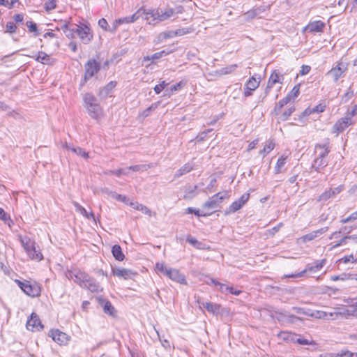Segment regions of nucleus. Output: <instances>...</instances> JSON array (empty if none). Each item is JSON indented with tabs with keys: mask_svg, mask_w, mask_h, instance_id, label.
<instances>
[{
	"mask_svg": "<svg viewBox=\"0 0 357 357\" xmlns=\"http://www.w3.org/2000/svg\"><path fill=\"white\" fill-rule=\"evenodd\" d=\"M287 157L282 155L277 161L276 165L275 167V174H279L281 172V169L286 164Z\"/></svg>",
	"mask_w": 357,
	"mask_h": 357,
	"instance_id": "obj_38",
	"label": "nucleus"
},
{
	"mask_svg": "<svg viewBox=\"0 0 357 357\" xmlns=\"http://www.w3.org/2000/svg\"><path fill=\"white\" fill-rule=\"evenodd\" d=\"M156 267L172 280L182 284H187L185 275L181 274L177 269L166 267L163 264L158 263L156 264Z\"/></svg>",
	"mask_w": 357,
	"mask_h": 357,
	"instance_id": "obj_3",
	"label": "nucleus"
},
{
	"mask_svg": "<svg viewBox=\"0 0 357 357\" xmlns=\"http://www.w3.org/2000/svg\"><path fill=\"white\" fill-rule=\"evenodd\" d=\"M316 237H317V234L313 231L310 234L303 236L301 238L303 242H307L314 240Z\"/></svg>",
	"mask_w": 357,
	"mask_h": 357,
	"instance_id": "obj_56",
	"label": "nucleus"
},
{
	"mask_svg": "<svg viewBox=\"0 0 357 357\" xmlns=\"http://www.w3.org/2000/svg\"><path fill=\"white\" fill-rule=\"evenodd\" d=\"M22 244L26 252L31 259L40 261L43 256L39 250L37 249L36 243L29 238L22 239Z\"/></svg>",
	"mask_w": 357,
	"mask_h": 357,
	"instance_id": "obj_4",
	"label": "nucleus"
},
{
	"mask_svg": "<svg viewBox=\"0 0 357 357\" xmlns=\"http://www.w3.org/2000/svg\"><path fill=\"white\" fill-rule=\"evenodd\" d=\"M193 169V166L190 163H186L183 167H181L179 169L176 171L174 174V178H179L181 176L190 172Z\"/></svg>",
	"mask_w": 357,
	"mask_h": 357,
	"instance_id": "obj_30",
	"label": "nucleus"
},
{
	"mask_svg": "<svg viewBox=\"0 0 357 357\" xmlns=\"http://www.w3.org/2000/svg\"><path fill=\"white\" fill-rule=\"evenodd\" d=\"M201 305L205 307L206 310L210 313L218 314L220 312V305L219 304L213 303L211 302H206L202 303Z\"/></svg>",
	"mask_w": 357,
	"mask_h": 357,
	"instance_id": "obj_25",
	"label": "nucleus"
},
{
	"mask_svg": "<svg viewBox=\"0 0 357 357\" xmlns=\"http://www.w3.org/2000/svg\"><path fill=\"white\" fill-rule=\"evenodd\" d=\"M124 23H126V24L130 23V22L129 16L125 17H123V18H120V19L116 20L114 24V29L112 30H111V31H114L116 29V27H117L118 25L121 24H124Z\"/></svg>",
	"mask_w": 357,
	"mask_h": 357,
	"instance_id": "obj_48",
	"label": "nucleus"
},
{
	"mask_svg": "<svg viewBox=\"0 0 357 357\" xmlns=\"http://www.w3.org/2000/svg\"><path fill=\"white\" fill-rule=\"evenodd\" d=\"M76 28H77V25L69 27L67 24H63L61 27L66 36L69 38H74L77 36Z\"/></svg>",
	"mask_w": 357,
	"mask_h": 357,
	"instance_id": "obj_24",
	"label": "nucleus"
},
{
	"mask_svg": "<svg viewBox=\"0 0 357 357\" xmlns=\"http://www.w3.org/2000/svg\"><path fill=\"white\" fill-rule=\"evenodd\" d=\"M259 85V82L257 81L253 76L250 77L248 81L245 84V86L250 89L255 91L256 89L258 88Z\"/></svg>",
	"mask_w": 357,
	"mask_h": 357,
	"instance_id": "obj_37",
	"label": "nucleus"
},
{
	"mask_svg": "<svg viewBox=\"0 0 357 357\" xmlns=\"http://www.w3.org/2000/svg\"><path fill=\"white\" fill-rule=\"evenodd\" d=\"M354 96V91L351 89V86H349L347 91L342 96V102H347L351 98H352Z\"/></svg>",
	"mask_w": 357,
	"mask_h": 357,
	"instance_id": "obj_42",
	"label": "nucleus"
},
{
	"mask_svg": "<svg viewBox=\"0 0 357 357\" xmlns=\"http://www.w3.org/2000/svg\"><path fill=\"white\" fill-rule=\"evenodd\" d=\"M275 147V142L270 139L268 140L266 145L264 146V149L260 151V154H264V157L269 153Z\"/></svg>",
	"mask_w": 357,
	"mask_h": 357,
	"instance_id": "obj_36",
	"label": "nucleus"
},
{
	"mask_svg": "<svg viewBox=\"0 0 357 357\" xmlns=\"http://www.w3.org/2000/svg\"><path fill=\"white\" fill-rule=\"evenodd\" d=\"M83 288H86L91 292H99L102 291V289L100 288L98 282H97L94 278H91L90 276L89 277Z\"/></svg>",
	"mask_w": 357,
	"mask_h": 357,
	"instance_id": "obj_19",
	"label": "nucleus"
},
{
	"mask_svg": "<svg viewBox=\"0 0 357 357\" xmlns=\"http://www.w3.org/2000/svg\"><path fill=\"white\" fill-rule=\"evenodd\" d=\"M327 165L328 161L326 159L317 157L314 160L312 168H314L315 171L320 172Z\"/></svg>",
	"mask_w": 357,
	"mask_h": 357,
	"instance_id": "obj_27",
	"label": "nucleus"
},
{
	"mask_svg": "<svg viewBox=\"0 0 357 357\" xmlns=\"http://www.w3.org/2000/svg\"><path fill=\"white\" fill-rule=\"evenodd\" d=\"M112 252L114 257L118 261H123L125 258V255L122 252V249L119 245H114L112 247Z\"/></svg>",
	"mask_w": 357,
	"mask_h": 357,
	"instance_id": "obj_31",
	"label": "nucleus"
},
{
	"mask_svg": "<svg viewBox=\"0 0 357 357\" xmlns=\"http://www.w3.org/2000/svg\"><path fill=\"white\" fill-rule=\"evenodd\" d=\"M357 219V211L353 213L352 214H351L349 217H347V218H344V219H342L340 220V222L342 223V224H345V223H347L349 222H351V221H354L355 220Z\"/></svg>",
	"mask_w": 357,
	"mask_h": 357,
	"instance_id": "obj_54",
	"label": "nucleus"
},
{
	"mask_svg": "<svg viewBox=\"0 0 357 357\" xmlns=\"http://www.w3.org/2000/svg\"><path fill=\"white\" fill-rule=\"evenodd\" d=\"M84 106L89 116L95 119H98L102 115V108L98 103L96 98L90 93L84 96Z\"/></svg>",
	"mask_w": 357,
	"mask_h": 357,
	"instance_id": "obj_1",
	"label": "nucleus"
},
{
	"mask_svg": "<svg viewBox=\"0 0 357 357\" xmlns=\"http://www.w3.org/2000/svg\"><path fill=\"white\" fill-rule=\"evenodd\" d=\"M20 289L28 296L31 297H36L40 295V287L34 283L31 284L29 281L22 282L20 280H15Z\"/></svg>",
	"mask_w": 357,
	"mask_h": 357,
	"instance_id": "obj_7",
	"label": "nucleus"
},
{
	"mask_svg": "<svg viewBox=\"0 0 357 357\" xmlns=\"http://www.w3.org/2000/svg\"><path fill=\"white\" fill-rule=\"evenodd\" d=\"M100 68V63L97 62L94 59H90L85 64V79L91 78L95 74H96Z\"/></svg>",
	"mask_w": 357,
	"mask_h": 357,
	"instance_id": "obj_12",
	"label": "nucleus"
},
{
	"mask_svg": "<svg viewBox=\"0 0 357 357\" xmlns=\"http://www.w3.org/2000/svg\"><path fill=\"white\" fill-rule=\"evenodd\" d=\"M284 74L282 73L280 70H273L268 80L267 86L265 90V95L264 98L267 96L270 89L272 88L274 84L277 83L282 84L284 81Z\"/></svg>",
	"mask_w": 357,
	"mask_h": 357,
	"instance_id": "obj_10",
	"label": "nucleus"
},
{
	"mask_svg": "<svg viewBox=\"0 0 357 357\" xmlns=\"http://www.w3.org/2000/svg\"><path fill=\"white\" fill-rule=\"evenodd\" d=\"M66 276L77 283L81 287H84L89 275L79 270L68 271Z\"/></svg>",
	"mask_w": 357,
	"mask_h": 357,
	"instance_id": "obj_9",
	"label": "nucleus"
},
{
	"mask_svg": "<svg viewBox=\"0 0 357 357\" xmlns=\"http://www.w3.org/2000/svg\"><path fill=\"white\" fill-rule=\"evenodd\" d=\"M299 93H300V86L298 84V85H296L294 86V88L292 89L291 92L287 96H291V99L294 100L299 95Z\"/></svg>",
	"mask_w": 357,
	"mask_h": 357,
	"instance_id": "obj_50",
	"label": "nucleus"
},
{
	"mask_svg": "<svg viewBox=\"0 0 357 357\" xmlns=\"http://www.w3.org/2000/svg\"><path fill=\"white\" fill-rule=\"evenodd\" d=\"M325 24L321 21H314L307 24L305 29L309 32H322Z\"/></svg>",
	"mask_w": 357,
	"mask_h": 357,
	"instance_id": "obj_18",
	"label": "nucleus"
},
{
	"mask_svg": "<svg viewBox=\"0 0 357 357\" xmlns=\"http://www.w3.org/2000/svg\"><path fill=\"white\" fill-rule=\"evenodd\" d=\"M138 211H142L143 213L148 215L149 216L151 215V210L146 207V206H144L143 204H141V206H138Z\"/></svg>",
	"mask_w": 357,
	"mask_h": 357,
	"instance_id": "obj_62",
	"label": "nucleus"
},
{
	"mask_svg": "<svg viewBox=\"0 0 357 357\" xmlns=\"http://www.w3.org/2000/svg\"><path fill=\"white\" fill-rule=\"evenodd\" d=\"M174 14V10L172 8H168L165 11L159 10L158 14L156 15L158 21L162 22L167 20Z\"/></svg>",
	"mask_w": 357,
	"mask_h": 357,
	"instance_id": "obj_28",
	"label": "nucleus"
},
{
	"mask_svg": "<svg viewBox=\"0 0 357 357\" xmlns=\"http://www.w3.org/2000/svg\"><path fill=\"white\" fill-rule=\"evenodd\" d=\"M229 197L228 192L217 193L209 198L202 206L204 209H215L219 206L222 201Z\"/></svg>",
	"mask_w": 357,
	"mask_h": 357,
	"instance_id": "obj_8",
	"label": "nucleus"
},
{
	"mask_svg": "<svg viewBox=\"0 0 357 357\" xmlns=\"http://www.w3.org/2000/svg\"><path fill=\"white\" fill-rule=\"evenodd\" d=\"M289 313L286 312H275V316L277 320L282 324H287Z\"/></svg>",
	"mask_w": 357,
	"mask_h": 357,
	"instance_id": "obj_39",
	"label": "nucleus"
},
{
	"mask_svg": "<svg viewBox=\"0 0 357 357\" xmlns=\"http://www.w3.org/2000/svg\"><path fill=\"white\" fill-rule=\"evenodd\" d=\"M26 26L31 32H36L37 31V25L31 21H29L26 22Z\"/></svg>",
	"mask_w": 357,
	"mask_h": 357,
	"instance_id": "obj_64",
	"label": "nucleus"
},
{
	"mask_svg": "<svg viewBox=\"0 0 357 357\" xmlns=\"http://www.w3.org/2000/svg\"><path fill=\"white\" fill-rule=\"evenodd\" d=\"M354 124V121L349 116H345L340 119L333 126V130L334 132H343L347 127Z\"/></svg>",
	"mask_w": 357,
	"mask_h": 357,
	"instance_id": "obj_15",
	"label": "nucleus"
},
{
	"mask_svg": "<svg viewBox=\"0 0 357 357\" xmlns=\"http://www.w3.org/2000/svg\"><path fill=\"white\" fill-rule=\"evenodd\" d=\"M326 262V260L325 259L321 260H318L314 261L313 264H308L305 268L296 274H291V275H284V278H301L304 275V274L307 272H317L319 270H321L323 266L325 265Z\"/></svg>",
	"mask_w": 357,
	"mask_h": 357,
	"instance_id": "obj_6",
	"label": "nucleus"
},
{
	"mask_svg": "<svg viewBox=\"0 0 357 357\" xmlns=\"http://www.w3.org/2000/svg\"><path fill=\"white\" fill-rule=\"evenodd\" d=\"M295 111L294 107H290L287 109L280 116V120L284 121L288 119V118L292 114V113Z\"/></svg>",
	"mask_w": 357,
	"mask_h": 357,
	"instance_id": "obj_43",
	"label": "nucleus"
},
{
	"mask_svg": "<svg viewBox=\"0 0 357 357\" xmlns=\"http://www.w3.org/2000/svg\"><path fill=\"white\" fill-rule=\"evenodd\" d=\"M357 115V105H355L351 110H348L346 116H349L352 119V117Z\"/></svg>",
	"mask_w": 357,
	"mask_h": 357,
	"instance_id": "obj_61",
	"label": "nucleus"
},
{
	"mask_svg": "<svg viewBox=\"0 0 357 357\" xmlns=\"http://www.w3.org/2000/svg\"><path fill=\"white\" fill-rule=\"evenodd\" d=\"M185 84H186V82L182 80V81H180L176 84L172 86L170 89L172 91H176L181 89Z\"/></svg>",
	"mask_w": 357,
	"mask_h": 357,
	"instance_id": "obj_55",
	"label": "nucleus"
},
{
	"mask_svg": "<svg viewBox=\"0 0 357 357\" xmlns=\"http://www.w3.org/2000/svg\"><path fill=\"white\" fill-rule=\"evenodd\" d=\"M26 328L28 330L32 331H40L43 328V325L41 324L40 320L36 314H31V318L27 321Z\"/></svg>",
	"mask_w": 357,
	"mask_h": 357,
	"instance_id": "obj_16",
	"label": "nucleus"
},
{
	"mask_svg": "<svg viewBox=\"0 0 357 357\" xmlns=\"http://www.w3.org/2000/svg\"><path fill=\"white\" fill-rule=\"evenodd\" d=\"M149 168H150L149 165H133L129 167V169L133 171V172H144L146 171Z\"/></svg>",
	"mask_w": 357,
	"mask_h": 357,
	"instance_id": "obj_45",
	"label": "nucleus"
},
{
	"mask_svg": "<svg viewBox=\"0 0 357 357\" xmlns=\"http://www.w3.org/2000/svg\"><path fill=\"white\" fill-rule=\"evenodd\" d=\"M116 83L115 82H109L105 87L99 91V96L101 98H105L107 96H110L112 90L115 88Z\"/></svg>",
	"mask_w": 357,
	"mask_h": 357,
	"instance_id": "obj_21",
	"label": "nucleus"
},
{
	"mask_svg": "<svg viewBox=\"0 0 357 357\" xmlns=\"http://www.w3.org/2000/svg\"><path fill=\"white\" fill-rule=\"evenodd\" d=\"M344 264L349 262L356 263L357 262V253L355 255H350L349 256H345L340 259Z\"/></svg>",
	"mask_w": 357,
	"mask_h": 357,
	"instance_id": "obj_46",
	"label": "nucleus"
},
{
	"mask_svg": "<svg viewBox=\"0 0 357 357\" xmlns=\"http://www.w3.org/2000/svg\"><path fill=\"white\" fill-rule=\"evenodd\" d=\"M16 25L14 24V22H7L6 25V32H8V33H14L16 30Z\"/></svg>",
	"mask_w": 357,
	"mask_h": 357,
	"instance_id": "obj_52",
	"label": "nucleus"
},
{
	"mask_svg": "<svg viewBox=\"0 0 357 357\" xmlns=\"http://www.w3.org/2000/svg\"><path fill=\"white\" fill-rule=\"evenodd\" d=\"M56 6V0H48L45 4V9L50 12L54 10Z\"/></svg>",
	"mask_w": 357,
	"mask_h": 357,
	"instance_id": "obj_47",
	"label": "nucleus"
},
{
	"mask_svg": "<svg viewBox=\"0 0 357 357\" xmlns=\"http://www.w3.org/2000/svg\"><path fill=\"white\" fill-rule=\"evenodd\" d=\"M73 205L75 206L76 210L79 211L82 215L86 217V218L89 219L90 218H92L94 219V215L93 213H90L89 214L87 213L86 210L82 206L79 204H78L76 202H73Z\"/></svg>",
	"mask_w": 357,
	"mask_h": 357,
	"instance_id": "obj_35",
	"label": "nucleus"
},
{
	"mask_svg": "<svg viewBox=\"0 0 357 357\" xmlns=\"http://www.w3.org/2000/svg\"><path fill=\"white\" fill-rule=\"evenodd\" d=\"M348 63L344 62L342 59L336 63L335 66L333 67L326 75L331 76L334 82H337L340 78L344 76L345 73L348 70Z\"/></svg>",
	"mask_w": 357,
	"mask_h": 357,
	"instance_id": "obj_5",
	"label": "nucleus"
},
{
	"mask_svg": "<svg viewBox=\"0 0 357 357\" xmlns=\"http://www.w3.org/2000/svg\"><path fill=\"white\" fill-rule=\"evenodd\" d=\"M325 108H326V105L320 103L312 109H305L304 112V114H310L313 112H317V113L323 112L325 110Z\"/></svg>",
	"mask_w": 357,
	"mask_h": 357,
	"instance_id": "obj_40",
	"label": "nucleus"
},
{
	"mask_svg": "<svg viewBox=\"0 0 357 357\" xmlns=\"http://www.w3.org/2000/svg\"><path fill=\"white\" fill-rule=\"evenodd\" d=\"M161 36L163 37V38H171L175 37L174 31H167L165 32H163L160 34Z\"/></svg>",
	"mask_w": 357,
	"mask_h": 357,
	"instance_id": "obj_63",
	"label": "nucleus"
},
{
	"mask_svg": "<svg viewBox=\"0 0 357 357\" xmlns=\"http://www.w3.org/2000/svg\"><path fill=\"white\" fill-rule=\"evenodd\" d=\"M142 8L139 9L136 13H135L133 15L129 16L130 22H134L136 20L139 19V17L142 15Z\"/></svg>",
	"mask_w": 357,
	"mask_h": 357,
	"instance_id": "obj_53",
	"label": "nucleus"
},
{
	"mask_svg": "<svg viewBox=\"0 0 357 357\" xmlns=\"http://www.w3.org/2000/svg\"><path fill=\"white\" fill-rule=\"evenodd\" d=\"M142 14L145 15V18L146 20H149L150 17L152 18L153 21L158 20V18H156V14H158V10H151L147 12H146L145 10L142 9Z\"/></svg>",
	"mask_w": 357,
	"mask_h": 357,
	"instance_id": "obj_41",
	"label": "nucleus"
},
{
	"mask_svg": "<svg viewBox=\"0 0 357 357\" xmlns=\"http://www.w3.org/2000/svg\"><path fill=\"white\" fill-rule=\"evenodd\" d=\"M187 241L196 248H199L201 243H199L196 238L189 236L187 238Z\"/></svg>",
	"mask_w": 357,
	"mask_h": 357,
	"instance_id": "obj_59",
	"label": "nucleus"
},
{
	"mask_svg": "<svg viewBox=\"0 0 357 357\" xmlns=\"http://www.w3.org/2000/svg\"><path fill=\"white\" fill-rule=\"evenodd\" d=\"M197 185L186 186L184 189L183 199L190 200L193 199L197 195Z\"/></svg>",
	"mask_w": 357,
	"mask_h": 357,
	"instance_id": "obj_23",
	"label": "nucleus"
},
{
	"mask_svg": "<svg viewBox=\"0 0 357 357\" xmlns=\"http://www.w3.org/2000/svg\"><path fill=\"white\" fill-rule=\"evenodd\" d=\"M216 182H217V180L215 178H213L209 184L207 185L206 190H208V192H214L215 190H214V188L216 185Z\"/></svg>",
	"mask_w": 357,
	"mask_h": 357,
	"instance_id": "obj_58",
	"label": "nucleus"
},
{
	"mask_svg": "<svg viewBox=\"0 0 357 357\" xmlns=\"http://www.w3.org/2000/svg\"><path fill=\"white\" fill-rule=\"evenodd\" d=\"M238 68L237 64H232L227 66L226 67L222 68L221 69L216 71V74L219 75H225L230 74L236 70V69Z\"/></svg>",
	"mask_w": 357,
	"mask_h": 357,
	"instance_id": "obj_33",
	"label": "nucleus"
},
{
	"mask_svg": "<svg viewBox=\"0 0 357 357\" xmlns=\"http://www.w3.org/2000/svg\"><path fill=\"white\" fill-rule=\"evenodd\" d=\"M103 192L117 201L122 202L125 204H128V199L124 195L117 194L115 192L109 191L108 189L103 190Z\"/></svg>",
	"mask_w": 357,
	"mask_h": 357,
	"instance_id": "obj_29",
	"label": "nucleus"
},
{
	"mask_svg": "<svg viewBox=\"0 0 357 357\" xmlns=\"http://www.w3.org/2000/svg\"><path fill=\"white\" fill-rule=\"evenodd\" d=\"M51 336L53 340L59 344H66L68 341L67 335L59 330L52 331Z\"/></svg>",
	"mask_w": 357,
	"mask_h": 357,
	"instance_id": "obj_17",
	"label": "nucleus"
},
{
	"mask_svg": "<svg viewBox=\"0 0 357 357\" xmlns=\"http://www.w3.org/2000/svg\"><path fill=\"white\" fill-rule=\"evenodd\" d=\"M298 320H301V319L298 317H296L294 314L289 313L287 324H294Z\"/></svg>",
	"mask_w": 357,
	"mask_h": 357,
	"instance_id": "obj_60",
	"label": "nucleus"
},
{
	"mask_svg": "<svg viewBox=\"0 0 357 357\" xmlns=\"http://www.w3.org/2000/svg\"><path fill=\"white\" fill-rule=\"evenodd\" d=\"M250 198L249 193H244L236 201L234 202L225 211V215H229L238 211L248 201Z\"/></svg>",
	"mask_w": 357,
	"mask_h": 357,
	"instance_id": "obj_11",
	"label": "nucleus"
},
{
	"mask_svg": "<svg viewBox=\"0 0 357 357\" xmlns=\"http://www.w3.org/2000/svg\"><path fill=\"white\" fill-rule=\"evenodd\" d=\"M344 187L343 185H340L339 186L335 188H330L329 190H326L319 196L317 202H325L330 198H332L337 195V194L340 193L342 191L344 190Z\"/></svg>",
	"mask_w": 357,
	"mask_h": 357,
	"instance_id": "obj_13",
	"label": "nucleus"
},
{
	"mask_svg": "<svg viewBox=\"0 0 357 357\" xmlns=\"http://www.w3.org/2000/svg\"><path fill=\"white\" fill-rule=\"evenodd\" d=\"M76 31L77 36H79L83 43L87 44L91 40L93 35L87 26H77Z\"/></svg>",
	"mask_w": 357,
	"mask_h": 357,
	"instance_id": "obj_14",
	"label": "nucleus"
},
{
	"mask_svg": "<svg viewBox=\"0 0 357 357\" xmlns=\"http://www.w3.org/2000/svg\"><path fill=\"white\" fill-rule=\"evenodd\" d=\"M63 148H64L68 151H71L72 152L75 153V154H77L78 155H81L82 157H83L84 158H87L89 157L88 153L85 152L80 147L75 148V147L72 146L70 144L65 143L64 144H63Z\"/></svg>",
	"mask_w": 357,
	"mask_h": 357,
	"instance_id": "obj_26",
	"label": "nucleus"
},
{
	"mask_svg": "<svg viewBox=\"0 0 357 357\" xmlns=\"http://www.w3.org/2000/svg\"><path fill=\"white\" fill-rule=\"evenodd\" d=\"M349 238L350 237H349V236H345L337 243L333 245L331 250L340 247V245L347 244L348 243Z\"/></svg>",
	"mask_w": 357,
	"mask_h": 357,
	"instance_id": "obj_51",
	"label": "nucleus"
},
{
	"mask_svg": "<svg viewBox=\"0 0 357 357\" xmlns=\"http://www.w3.org/2000/svg\"><path fill=\"white\" fill-rule=\"evenodd\" d=\"M104 312L109 315H113L114 312V307L112 306L109 301H106L103 305Z\"/></svg>",
	"mask_w": 357,
	"mask_h": 357,
	"instance_id": "obj_44",
	"label": "nucleus"
},
{
	"mask_svg": "<svg viewBox=\"0 0 357 357\" xmlns=\"http://www.w3.org/2000/svg\"><path fill=\"white\" fill-rule=\"evenodd\" d=\"M343 301L344 303L343 307L337 308L335 313L344 316L346 318L357 317V298H347Z\"/></svg>",
	"mask_w": 357,
	"mask_h": 357,
	"instance_id": "obj_2",
	"label": "nucleus"
},
{
	"mask_svg": "<svg viewBox=\"0 0 357 357\" xmlns=\"http://www.w3.org/2000/svg\"><path fill=\"white\" fill-rule=\"evenodd\" d=\"M167 85V84L165 81H162L160 84L156 85L154 87V91L155 93L159 94L165 88Z\"/></svg>",
	"mask_w": 357,
	"mask_h": 357,
	"instance_id": "obj_57",
	"label": "nucleus"
},
{
	"mask_svg": "<svg viewBox=\"0 0 357 357\" xmlns=\"http://www.w3.org/2000/svg\"><path fill=\"white\" fill-rule=\"evenodd\" d=\"M291 100V96H287L285 98L281 99L278 104L275 106L273 112L275 114H278L282 108L285 106Z\"/></svg>",
	"mask_w": 357,
	"mask_h": 357,
	"instance_id": "obj_32",
	"label": "nucleus"
},
{
	"mask_svg": "<svg viewBox=\"0 0 357 357\" xmlns=\"http://www.w3.org/2000/svg\"><path fill=\"white\" fill-rule=\"evenodd\" d=\"M112 274L114 276L127 280L131 278L132 272L129 269L116 268L112 269Z\"/></svg>",
	"mask_w": 357,
	"mask_h": 357,
	"instance_id": "obj_20",
	"label": "nucleus"
},
{
	"mask_svg": "<svg viewBox=\"0 0 357 357\" xmlns=\"http://www.w3.org/2000/svg\"><path fill=\"white\" fill-rule=\"evenodd\" d=\"M36 60L38 62H40L43 64H50L51 63V57L43 52H40L38 53V55L36 58Z\"/></svg>",
	"mask_w": 357,
	"mask_h": 357,
	"instance_id": "obj_34",
	"label": "nucleus"
},
{
	"mask_svg": "<svg viewBox=\"0 0 357 357\" xmlns=\"http://www.w3.org/2000/svg\"><path fill=\"white\" fill-rule=\"evenodd\" d=\"M330 152V149L326 144H317L315 146V153H318L317 158L326 159Z\"/></svg>",
	"mask_w": 357,
	"mask_h": 357,
	"instance_id": "obj_22",
	"label": "nucleus"
},
{
	"mask_svg": "<svg viewBox=\"0 0 357 357\" xmlns=\"http://www.w3.org/2000/svg\"><path fill=\"white\" fill-rule=\"evenodd\" d=\"M187 213H194L195 215L200 217V216H206L209 215L211 213H202L199 210L194 209L191 207H189L187 208Z\"/></svg>",
	"mask_w": 357,
	"mask_h": 357,
	"instance_id": "obj_49",
	"label": "nucleus"
}]
</instances>
